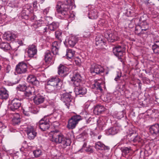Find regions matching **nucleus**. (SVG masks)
<instances>
[{"label":"nucleus","instance_id":"f257e3e1","mask_svg":"<svg viewBox=\"0 0 159 159\" xmlns=\"http://www.w3.org/2000/svg\"><path fill=\"white\" fill-rule=\"evenodd\" d=\"M81 116L77 115L72 116L69 120L67 127L69 129H73L75 128L78 122L81 120Z\"/></svg>","mask_w":159,"mask_h":159},{"label":"nucleus","instance_id":"f03ea898","mask_svg":"<svg viewBox=\"0 0 159 159\" xmlns=\"http://www.w3.org/2000/svg\"><path fill=\"white\" fill-rule=\"evenodd\" d=\"M48 85H51L53 86H55L56 88L59 89L62 85V82L60 80L57 78H51L48 83Z\"/></svg>","mask_w":159,"mask_h":159},{"label":"nucleus","instance_id":"7ed1b4c3","mask_svg":"<svg viewBox=\"0 0 159 159\" xmlns=\"http://www.w3.org/2000/svg\"><path fill=\"white\" fill-rule=\"evenodd\" d=\"M27 70V65L24 62H20L16 66V71L19 74H22L25 73Z\"/></svg>","mask_w":159,"mask_h":159},{"label":"nucleus","instance_id":"20e7f679","mask_svg":"<svg viewBox=\"0 0 159 159\" xmlns=\"http://www.w3.org/2000/svg\"><path fill=\"white\" fill-rule=\"evenodd\" d=\"M58 140H57L58 141L57 143H61L62 146L63 148H65L66 146L70 145L71 141L69 139H67L63 135L61 134Z\"/></svg>","mask_w":159,"mask_h":159},{"label":"nucleus","instance_id":"39448f33","mask_svg":"<svg viewBox=\"0 0 159 159\" xmlns=\"http://www.w3.org/2000/svg\"><path fill=\"white\" fill-rule=\"evenodd\" d=\"M105 36L108 41L111 42H113L118 39L117 33L116 31L106 33Z\"/></svg>","mask_w":159,"mask_h":159},{"label":"nucleus","instance_id":"423d86ee","mask_svg":"<svg viewBox=\"0 0 159 159\" xmlns=\"http://www.w3.org/2000/svg\"><path fill=\"white\" fill-rule=\"evenodd\" d=\"M61 133L57 130L51 131L49 134V137L51 141L57 143L58 139Z\"/></svg>","mask_w":159,"mask_h":159},{"label":"nucleus","instance_id":"0eeeda50","mask_svg":"<svg viewBox=\"0 0 159 159\" xmlns=\"http://www.w3.org/2000/svg\"><path fill=\"white\" fill-rule=\"evenodd\" d=\"M50 127L49 120L45 119V117L42 118L39 121V127L43 131L48 129Z\"/></svg>","mask_w":159,"mask_h":159},{"label":"nucleus","instance_id":"6e6552de","mask_svg":"<svg viewBox=\"0 0 159 159\" xmlns=\"http://www.w3.org/2000/svg\"><path fill=\"white\" fill-rule=\"evenodd\" d=\"M144 25H145V27H143V25H138L136 26L135 28V33L138 35L144 33L143 31H146L148 28V25L147 23H144Z\"/></svg>","mask_w":159,"mask_h":159},{"label":"nucleus","instance_id":"1a4fd4ad","mask_svg":"<svg viewBox=\"0 0 159 159\" xmlns=\"http://www.w3.org/2000/svg\"><path fill=\"white\" fill-rule=\"evenodd\" d=\"M66 5L59 2L57 6V9L58 13H61L62 14L65 15L67 14L66 11L67 9L66 8Z\"/></svg>","mask_w":159,"mask_h":159},{"label":"nucleus","instance_id":"9d476101","mask_svg":"<svg viewBox=\"0 0 159 159\" xmlns=\"http://www.w3.org/2000/svg\"><path fill=\"white\" fill-rule=\"evenodd\" d=\"M28 138L30 139H33L36 136L37 133L33 128L32 126H28L26 130Z\"/></svg>","mask_w":159,"mask_h":159},{"label":"nucleus","instance_id":"9b49d317","mask_svg":"<svg viewBox=\"0 0 159 159\" xmlns=\"http://www.w3.org/2000/svg\"><path fill=\"white\" fill-rule=\"evenodd\" d=\"M20 101L17 98L14 99L10 106L11 109L13 111L18 109L20 106Z\"/></svg>","mask_w":159,"mask_h":159},{"label":"nucleus","instance_id":"f8f14e48","mask_svg":"<svg viewBox=\"0 0 159 159\" xmlns=\"http://www.w3.org/2000/svg\"><path fill=\"white\" fill-rule=\"evenodd\" d=\"M113 51L115 55L118 56L119 58H120L121 59L123 58H121V57L123 56L124 52L123 49L120 46L115 48H113Z\"/></svg>","mask_w":159,"mask_h":159},{"label":"nucleus","instance_id":"ddd939ff","mask_svg":"<svg viewBox=\"0 0 159 159\" xmlns=\"http://www.w3.org/2000/svg\"><path fill=\"white\" fill-rule=\"evenodd\" d=\"M103 70V68L100 65L93 64L91 66V71L92 73H95L96 74H99L102 72Z\"/></svg>","mask_w":159,"mask_h":159},{"label":"nucleus","instance_id":"4468645a","mask_svg":"<svg viewBox=\"0 0 159 159\" xmlns=\"http://www.w3.org/2000/svg\"><path fill=\"white\" fill-rule=\"evenodd\" d=\"M76 86L75 89V92L76 95H83L86 93L87 90L86 89L83 87Z\"/></svg>","mask_w":159,"mask_h":159},{"label":"nucleus","instance_id":"2eb2a0df","mask_svg":"<svg viewBox=\"0 0 159 159\" xmlns=\"http://www.w3.org/2000/svg\"><path fill=\"white\" fill-rule=\"evenodd\" d=\"M37 52V50L34 45H31L29 46L27 52L29 57H33L36 54Z\"/></svg>","mask_w":159,"mask_h":159},{"label":"nucleus","instance_id":"dca6fc26","mask_svg":"<svg viewBox=\"0 0 159 159\" xmlns=\"http://www.w3.org/2000/svg\"><path fill=\"white\" fill-rule=\"evenodd\" d=\"M58 74L61 76L66 75L68 69L65 66L60 65L58 67Z\"/></svg>","mask_w":159,"mask_h":159},{"label":"nucleus","instance_id":"f3484780","mask_svg":"<svg viewBox=\"0 0 159 159\" xmlns=\"http://www.w3.org/2000/svg\"><path fill=\"white\" fill-rule=\"evenodd\" d=\"M61 99L65 103L66 105L68 106V105L70 104V102L71 101V96L69 93H65L63 95V97L61 98Z\"/></svg>","mask_w":159,"mask_h":159},{"label":"nucleus","instance_id":"a211bd4d","mask_svg":"<svg viewBox=\"0 0 159 159\" xmlns=\"http://www.w3.org/2000/svg\"><path fill=\"white\" fill-rule=\"evenodd\" d=\"M151 133L154 135H156L159 134V125L156 124L152 125L150 128Z\"/></svg>","mask_w":159,"mask_h":159},{"label":"nucleus","instance_id":"6ab92c4d","mask_svg":"<svg viewBox=\"0 0 159 159\" xmlns=\"http://www.w3.org/2000/svg\"><path fill=\"white\" fill-rule=\"evenodd\" d=\"M71 81L73 82V84L76 86H79L80 83L81 81V77L78 74H75L72 78Z\"/></svg>","mask_w":159,"mask_h":159},{"label":"nucleus","instance_id":"aec40b11","mask_svg":"<svg viewBox=\"0 0 159 159\" xmlns=\"http://www.w3.org/2000/svg\"><path fill=\"white\" fill-rule=\"evenodd\" d=\"M27 80L28 82L34 85H38L39 84L38 81L37 80L36 77L33 75H29Z\"/></svg>","mask_w":159,"mask_h":159},{"label":"nucleus","instance_id":"412c9836","mask_svg":"<svg viewBox=\"0 0 159 159\" xmlns=\"http://www.w3.org/2000/svg\"><path fill=\"white\" fill-rule=\"evenodd\" d=\"M3 36L4 38L8 41L14 39L16 37V35L9 32H5L3 35Z\"/></svg>","mask_w":159,"mask_h":159},{"label":"nucleus","instance_id":"4be33fe9","mask_svg":"<svg viewBox=\"0 0 159 159\" xmlns=\"http://www.w3.org/2000/svg\"><path fill=\"white\" fill-rule=\"evenodd\" d=\"M34 102L37 105L42 103L44 100V98L39 94L36 95L34 98Z\"/></svg>","mask_w":159,"mask_h":159},{"label":"nucleus","instance_id":"5701e85b","mask_svg":"<svg viewBox=\"0 0 159 159\" xmlns=\"http://www.w3.org/2000/svg\"><path fill=\"white\" fill-rule=\"evenodd\" d=\"M59 48V44L57 42H54L52 44V51L54 54H57L58 53Z\"/></svg>","mask_w":159,"mask_h":159},{"label":"nucleus","instance_id":"b1692460","mask_svg":"<svg viewBox=\"0 0 159 159\" xmlns=\"http://www.w3.org/2000/svg\"><path fill=\"white\" fill-rule=\"evenodd\" d=\"M105 41L103 37L101 36H98L96 38V44L99 47L104 45Z\"/></svg>","mask_w":159,"mask_h":159},{"label":"nucleus","instance_id":"393cba45","mask_svg":"<svg viewBox=\"0 0 159 159\" xmlns=\"http://www.w3.org/2000/svg\"><path fill=\"white\" fill-rule=\"evenodd\" d=\"M104 110V107L100 105L97 106L94 108L93 112L96 115H99Z\"/></svg>","mask_w":159,"mask_h":159},{"label":"nucleus","instance_id":"a878e982","mask_svg":"<svg viewBox=\"0 0 159 159\" xmlns=\"http://www.w3.org/2000/svg\"><path fill=\"white\" fill-rule=\"evenodd\" d=\"M95 148L97 149H108V146H105L104 144L100 142H98L95 144Z\"/></svg>","mask_w":159,"mask_h":159},{"label":"nucleus","instance_id":"bb28decb","mask_svg":"<svg viewBox=\"0 0 159 159\" xmlns=\"http://www.w3.org/2000/svg\"><path fill=\"white\" fill-rule=\"evenodd\" d=\"M0 95L2 98L4 99L7 98L8 96L7 90L4 88H2L0 90Z\"/></svg>","mask_w":159,"mask_h":159},{"label":"nucleus","instance_id":"cd10ccee","mask_svg":"<svg viewBox=\"0 0 159 159\" xmlns=\"http://www.w3.org/2000/svg\"><path fill=\"white\" fill-rule=\"evenodd\" d=\"M77 41V38L74 36L71 37L68 40V43L69 45L71 47L74 46Z\"/></svg>","mask_w":159,"mask_h":159},{"label":"nucleus","instance_id":"c85d7f7f","mask_svg":"<svg viewBox=\"0 0 159 159\" xmlns=\"http://www.w3.org/2000/svg\"><path fill=\"white\" fill-rule=\"evenodd\" d=\"M12 121L14 124H17L20 122V118L18 114H15L12 119Z\"/></svg>","mask_w":159,"mask_h":159},{"label":"nucleus","instance_id":"c756f323","mask_svg":"<svg viewBox=\"0 0 159 159\" xmlns=\"http://www.w3.org/2000/svg\"><path fill=\"white\" fill-rule=\"evenodd\" d=\"M75 52L72 50H68L67 51L66 56L67 59H71L73 57Z\"/></svg>","mask_w":159,"mask_h":159},{"label":"nucleus","instance_id":"7c9ffc66","mask_svg":"<svg viewBox=\"0 0 159 159\" xmlns=\"http://www.w3.org/2000/svg\"><path fill=\"white\" fill-rule=\"evenodd\" d=\"M52 59V56L51 53L48 52L47 53L45 56V60L46 62L49 63L51 61Z\"/></svg>","mask_w":159,"mask_h":159},{"label":"nucleus","instance_id":"2f4dec72","mask_svg":"<svg viewBox=\"0 0 159 159\" xmlns=\"http://www.w3.org/2000/svg\"><path fill=\"white\" fill-rule=\"evenodd\" d=\"M58 26V23L53 22L49 25L48 28L51 30L54 31L57 29Z\"/></svg>","mask_w":159,"mask_h":159},{"label":"nucleus","instance_id":"473e14b6","mask_svg":"<svg viewBox=\"0 0 159 159\" xmlns=\"http://www.w3.org/2000/svg\"><path fill=\"white\" fill-rule=\"evenodd\" d=\"M118 132V130L116 128H112L109 129L107 132V133L109 134L114 135L116 134Z\"/></svg>","mask_w":159,"mask_h":159},{"label":"nucleus","instance_id":"72a5a7b5","mask_svg":"<svg viewBox=\"0 0 159 159\" xmlns=\"http://www.w3.org/2000/svg\"><path fill=\"white\" fill-rule=\"evenodd\" d=\"M41 151L39 149H37L33 152V153L36 157H39L41 154Z\"/></svg>","mask_w":159,"mask_h":159},{"label":"nucleus","instance_id":"f704fd0d","mask_svg":"<svg viewBox=\"0 0 159 159\" xmlns=\"http://www.w3.org/2000/svg\"><path fill=\"white\" fill-rule=\"evenodd\" d=\"M129 149L128 148H125L122 151L123 156H124V155H126L128 153H129Z\"/></svg>","mask_w":159,"mask_h":159},{"label":"nucleus","instance_id":"c9c22d12","mask_svg":"<svg viewBox=\"0 0 159 159\" xmlns=\"http://www.w3.org/2000/svg\"><path fill=\"white\" fill-rule=\"evenodd\" d=\"M101 84L99 83H96L94 84L95 87L98 89H99L101 91L102 90V87L101 86Z\"/></svg>","mask_w":159,"mask_h":159},{"label":"nucleus","instance_id":"e433bc0d","mask_svg":"<svg viewBox=\"0 0 159 159\" xmlns=\"http://www.w3.org/2000/svg\"><path fill=\"white\" fill-rule=\"evenodd\" d=\"M74 61L76 64L79 65L81 62V61L80 58L78 57H76L74 58Z\"/></svg>","mask_w":159,"mask_h":159},{"label":"nucleus","instance_id":"4c0bfd02","mask_svg":"<svg viewBox=\"0 0 159 159\" xmlns=\"http://www.w3.org/2000/svg\"><path fill=\"white\" fill-rule=\"evenodd\" d=\"M18 88L20 91H24L26 90L27 87L25 86L22 85L20 86Z\"/></svg>","mask_w":159,"mask_h":159},{"label":"nucleus","instance_id":"58836bf2","mask_svg":"<svg viewBox=\"0 0 159 159\" xmlns=\"http://www.w3.org/2000/svg\"><path fill=\"white\" fill-rule=\"evenodd\" d=\"M25 96L27 97H30L32 95L30 91H26L24 93Z\"/></svg>","mask_w":159,"mask_h":159},{"label":"nucleus","instance_id":"ea45409f","mask_svg":"<svg viewBox=\"0 0 159 159\" xmlns=\"http://www.w3.org/2000/svg\"><path fill=\"white\" fill-rule=\"evenodd\" d=\"M61 33L59 31H57L55 32L56 37V38L58 39L59 38L60 36L61 35Z\"/></svg>","mask_w":159,"mask_h":159},{"label":"nucleus","instance_id":"a19ab883","mask_svg":"<svg viewBox=\"0 0 159 159\" xmlns=\"http://www.w3.org/2000/svg\"><path fill=\"white\" fill-rule=\"evenodd\" d=\"M139 137L138 136H136L135 138L133 140V141L134 142H139Z\"/></svg>","mask_w":159,"mask_h":159},{"label":"nucleus","instance_id":"79ce46f5","mask_svg":"<svg viewBox=\"0 0 159 159\" xmlns=\"http://www.w3.org/2000/svg\"><path fill=\"white\" fill-rule=\"evenodd\" d=\"M85 151L86 152H89L90 153L92 152H93V150L90 147H87L85 149Z\"/></svg>","mask_w":159,"mask_h":159},{"label":"nucleus","instance_id":"37998d69","mask_svg":"<svg viewBox=\"0 0 159 159\" xmlns=\"http://www.w3.org/2000/svg\"><path fill=\"white\" fill-rule=\"evenodd\" d=\"M5 127L4 124L2 122L0 121V128H5Z\"/></svg>","mask_w":159,"mask_h":159},{"label":"nucleus","instance_id":"c03bdc74","mask_svg":"<svg viewBox=\"0 0 159 159\" xmlns=\"http://www.w3.org/2000/svg\"><path fill=\"white\" fill-rule=\"evenodd\" d=\"M49 11V8H46L44 10V11H43V13L44 14H47L48 13Z\"/></svg>","mask_w":159,"mask_h":159},{"label":"nucleus","instance_id":"a18cd8bd","mask_svg":"<svg viewBox=\"0 0 159 159\" xmlns=\"http://www.w3.org/2000/svg\"><path fill=\"white\" fill-rule=\"evenodd\" d=\"M158 47H157L156 45L155 44L154 45H153L152 49L153 50H154L156 48H157Z\"/></svg>","mask_w":159,"mask_h":159},{"label":"nucleus","instance_id":"49530a36","mask_svg":"<svg viewBox=\"0 0 159 159\" xmlns=\"http://www.w3.org/2000/svg\"><path fill=\"white\" fill-rule=\"evenodd\" d=\"M37 3V1H35L33 3V7H36Z\"/></svg>","mask_w":159,"mask_h":159},{"label":"nucleus","instance_id":"de8ad7c7","mask_svg":"<svg viewBox=\"0 0 159 159\" xmlns=\"http://www.w3.org/2000/svg\"><path fill=\"white\" fill-rule=\"evenodd\" d=\"M119 78H120V77L119 76H117V77H116V78H115V80L116 81H117V80H118L119 79Z\"/></svg>","mask_w":159,"mask_h":159},{"label":"nucleus","instance_id":"09e8293b","mask_svg":"<svg viewBox=\"0 0 159 159\" xmlns=\"http://www.w3.org/2000/svg\"><path fill=\"white\" fill-rule=\"evenodd\" d=\"M155 44L157 47H159V42H156V43H155Z\"/></svg>","mask_w":159,"mask_h":159},{"label":"nucleus","instance_id":"8fccbe9b","mask_svg":"<svg viewBox=\"0 0 159 159\" xmlns=\"http://www.w3.org/2000/svg\"><path fill=\"white\" fill-rule=\"evenodd\" d=\"M147 23V22H143V23H141V25H143V27H145V25H144V23Z\"/></svg>","mask_w":159,"mask_h":159},{"label":"nucleus","instance_id":"3c124183","mask_svg":"<svg viewBox=\"0 0 159 159\" xmlns=\"http://www.w3.org/2000/svg\"><path fill=\"white\" fill-rule=\"evenodd\" d=\"M93 17L94 18H96L97 17V15L96 14L94 16H93Z\"/></svg>","mask_w":159,"mask_h":159},{"label":"nucleus","instance_id":"603ef678","mask_svg":"<svg viewBox=\"0 0 159 159\" xmlns=\"http://www.w3.org/2000/svg\"><path fill=\"white\" fill-rule=\"evenodd\" d=\"M86 146V143H84L83 145V147H85V146Z\"/></svg>","mask_w":159,"mask_h":159},{"label":"nucleus","instance_id":"864d4df0","mask_svg":"<svg viewBox=\"0 0 159 159\" xmlns=\"http://www.w3.org/2000/svg\"><path fill=\"white\" fill-rule=\"evenodd\" d=\"M83 138L84 139H86V136H84Z\"/></svg>","mask_w":159,"mask_h":159},{"label":"nucleus","instance_id":"5fc2aeb1","mask_svg":"<svg viewBox=\"0 0 159 159\" xmlns=\"http://www.w3.org/2000/svg\"><path fill=\"white\" fill-rule=\"evenodd\" d=\"M100 138H101V136H99L98 137V138L99 139H100Z\"/></svg>","mask_w":159,"mask_h":159},{"label":"nucleus","instance_id":"6e6d98bb","mask_svg":"<svg viewBox=\"0 0 159 159\" xmlns=\"http://www.w3.org/2000/svg\"><path fill=\"white\" fill-rule=\"evenodd\" d=\"M100 120H99L98 121V123L99 122Z\"/></svg>","mask_w":159,"mask_h":159}]
</instances>
